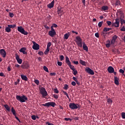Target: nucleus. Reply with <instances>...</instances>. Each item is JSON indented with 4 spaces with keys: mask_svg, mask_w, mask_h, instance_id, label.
I'll use <instances>...</instances> for the list:
<instances>
[{
    "mask_svg": "<svg viewBox=\"0 0 125 125\" xmlns=\"http://www.w3.org/2000/svg\"><path fill=\"white\" fill-rule=\"evenodd\" d=\"M79 63H80V64H82V65H83V66H85V65H86L85 62H84L82 60H80Z\"/></svg>",
    "mask_w": 125,
    "mask_h": 125,
    "instance_id": "2f4dec72",
    "label": "nucleus"
},
{
    "mask_svg": "<svg viewBox=\"0 0 125 125\" xmlns=\"http://www.w3.org/2000/svg\"><path fill=\"white\" fill-rule=\"evenodd\" d=\"M52 27H54V28H57L58 25H57V24H55V23H53V24H52Z\"/></svg>",
    "mask_w": 125,
    "mask_h": 125,
    "instance_id": "e2e57ef3",
    "label": "nucleus"
},
{
    "mask_svg": "<svg viewBox=\"0 0 125 125\" xmlns=\"http://www.w3.org/2000/svg\"><path fill=\"white\" fill-rule=\"evenodd\" d=\"M65 62L67 64L68 66L71 64V62H70L69 58L67 56L65 57Z\"/></svg>",
    "mask_w": 125,
    "mask_h": 125,
    "instance_id": "5701e85b",
    "label": "nucleus"
},
{
    "mask_svg": "<svg viewBox=\"0 0 125 125\" xmlns=\"http://www.w3.org/2000/svg\"><path fill=\"white\" fill-rule=\"evenodd\" d=\"M119 72L121 73V74H124L125 73V70H123L122 69L119 70Z\"/></svg>",
    "mask_w": 125,
    "mask_h": 125,
    "instance_id": "13d9d810",
    "label": "nucleus"
},
{
    "mask_svg": "<svg viewBox=\"0 0 125 125\" xmlns=\"http://www.w3.org/2000/svg\"><path fill=\"white\" fill-rule=\"evenodd\" d=\"M54 0H53L51 3H50L49 4H48L47 5V7H48V8H52V7H53L54 6Z\"/></svg>",
    "mask_w": 125,
    "mask_h": 125,
    "instance_id": "dca6fc26",
    "label": "nucleus"
},
{
    "mask_svg": "<svg viewBox=\"0 0 125 125\" xmlns=\"http://www.w3.org/2000/svg\"><path fill=\"white\" fill-rule=\"evenodd\" d=\"M117 12L120 14H120H122V13H124V12H123L122 11L120 10H118Z\"/></svg>",
    "mask_w": 125,
    "mask_h": 125,
    "instance_id": "4d7b16f0",
    "label": "nucleus"
},
{
    "mask_svg": "<svg viewBox=\"0 0 125 125\" xmlns=\"http://www.w3.org/2000/svg\"><path fill=\"white\" fill-rule=\"evenodd\" d=\"M120 22H121V25H123V24H125V20H124V19L120 20Z\"/></svg>",
    "mask_w": 125,
    "mask_h": 125,
    "instance_id": "37998d69",
    "label": "nucleus"
},
{
    "mask_svg": "<svg viewBox=\"0 0 125 125\" xmlns=\"http://www.w3.org/2000/svg\"><path fill=\"white\" fill-rule=\"evenodd\" d=\"M40 93L42 95V97L44 98V97L47 96V92L46 91V90H45V88L42 87L41 88L40 90Z\"/></svg>",
    "mask_w": 125,
    "mask_h": 125,
    "instance_id": "20e7f679",
    "label": "nucleus"
},
{
    "mask_svg": "<svg viewBox=\"0 0 125 125\" xmlns=\"http://www.w3.org/2000/svg\"><path fill=\"white\" fill-rule=\"evenodd\" d=\"M121 116L123 119H125V112H122L121 113Z\"/></svg>",
    "mask_w": 125,
    "mask_h": 125,
    "instance_id": "603ef678",
    "label": "nucleus"
},
{
    "mask_svg": "<svg viewBox=\"0 0 125 125\" xmlns=\"http://www.w3.org/2000/svg\"><path fill=\"white\" fill-rule=\"evenodd\" d=\"M69 107L72 110H74L75 109H80L81 105H80L79 104L70 103L69 104Z\"/></svg>",
    "mask_w": 125,
    "mask_h": 125,
    "instance_id": "f03ea898",
    "label": "nucleus"
},
{
    "mask_svg": "<svg viewBox=\"0 0 125 125\" xmlns=\"http://www.w3.org/2000/svg\"><path fill=\"white\" fill-rule=\"evenodd\" d=\"M76 40L77 41V42H83L81 37H80L79 36L76 37Z\"/></svg>",
    "mask_w": 125,
    "mask_h": 125,
    "instance_id": "c9c22d12",
    "label": "nucleus"
},
{
    "mask_svg": "<svg viewBox=\"0 0 125 125\" xmlns=\"http://www.w3.org/2000/svg\"><path fill=\"white\" fill-rule=\"evenodd\" d=\"M117 39H118V36H117L116 35H114L112 39V41H114V42H116V40H117Z\"/></svg>",
    "mask_w": 125,
    "mask_h": 125,
    "instance_id": "a19ab883",
    "label": "nucleus"
},
{
    "mask_svg": "<svg viewBox=\"0 0 125 125\" xmlns=\"http://www.w3.org/2000/svg\"><path fill=\"white\" fill-rule=\"evenodd\" d=\"M32 43H33V45L32 46L33 49H34L35 50H39V49H40V45L39 44L34 41H32Z\"/></svg>",
    "mask_w": 125,
    "mask_h": 125,
    "instance_id": "0eeeda50",
    "label": "nucleus"
},
{
    "mask_svg": "<svg viewBox=\"0 0 125 125\" xmlns=\"http://www.w3.org/2000/svg\"><path fill=\"white\" fill-rule=\"evenodd\" d=\"M53 97H54V98H55V99H58V95H57L56 94H54Z\"/></svg>",
    "mask_w": 125,
    "mask_h": 125,
    "instance_id": "6e6d98bb",
    "label": "nucleus"
},
{
    "mask_svg": "<svg viewBox=\"0 0 125 125\" xmlns=\"http://www.w3.org/2000/svg\"><path fill=\"white\" fill-rule=\"evenodd\" d=\"M106 47H107V48H109L110 46H111V42H110V40H108L106 41V43L105 44Z\"/></svg>",
    "mask_w": 125,
    "mask_h": 125,
    "instance_id": "aec40b11",
    "label": "nucleus"
},
{
    "mask_svg": "<svg viewBox=\"0 0 125 125\" xmlns=\"http://www.w3.org/2000/svg\"><path fill=\"white\" fill-rule=\"evenodd\" d=\"M69 67H70V68L71 69V70H72V71H74L76 69H75V66H74L73 65H72V64H69L68 65Z\"/></svg>",
    "mask_w": 125,
    "mask_h": 125,
    "instance_id": "473e14b6",
    "label": "nucleus"
},
{
    "mask_svg": "<svg viewBox=\"0 0 125 125\" xmlns=\"http://www.w3.org/2000/svg\"><path fill=\"white\" fill-rule=\"evenodd\" d=\"M34 83H36V84H37V85L40 84V81L38 80H35L34 81Z\"/></svg>",
    "mask_w": 125,
    "mask_h": 125,
    "instance_id": "a18cd8bd",
    "label": "nucleus"
},
{
    "mask_svg": "<svg viewBox=\"0 0 125 125\" xmlns=\"http://www.w3.org/2000/svg\"><path fill=\"white\" fill-rule=\"evenodd\" d=\"M120 25V18H117L115 19V22L113 24V26H114L116 28H119Z\"/></svg>",
    "mask_w": 125,
    "mask_h": 125,
    "instance_id": "6e6552de",
    "label": "nucleus"
},
{
    "mask_svg": "<svg viewBox=\"0 0 125 125\" xmlns=\"http://www.w3.org/2000/svg\"><path fill=\"white\" fill-rule=\"evenodd\" d=\"M85 71L89 75H94V71H93L92 70V69H90V68H89V67H88L87 68H86Z\"/></svg>",
    "mask_w": 125,
    "mask_h": 125,
    "instance_id": "9b49d317",
    "label": "nucleus"
},
{
    "mask_svg": "<svg viewBox=\"0 0 125 125\" xmlns=\"http://www.w3.org/2000/svg\"><path fill=\"white\" fill-rule=\"evenodd\" d=\"M16 59L18 62V63H19V64H22V59H20V58L19 57V56L17 55L16 56Z\"/></svg>",
    "mask_w": 125,
    "mask_h": 125,
    "instance_id": "4468645a",
    "label": "nucleus"
},
{
    "mask_svg": "<svg viewBox=\"0 0 125 125\" xmlns=\"http://www.w3.org/2000/svg\"><path fill=\"white\" fill-rule=\"evenodd\" d=\"M54 92L55 93H59V91H58V89H57V88H55V89H54Z\"/></svg>",
    "mask_w": 125,
    "mask_h": 125,
    "instance_id": "09e8293b",
    "label": "nucleus"
},
{
    "mask_svg": "<svg viewBox=\"0 0 125 125\" xmlns=\"http://www.w3.org/2000/svg\"><path fill=\"white\" fill-rule=\"evenodd\" d=\"M8 27H9V28L10 29H14V28H15L16 27V24H14V25H10V24H8Z\"/></svg>",
    "mask_w": 125,
    "mask_h": 125,
    "instance_id": "a878e982",
    "label": "nucleus"
},
{
    "mask_svg": "<svg viewBox=\"0 0 125 125\" xmlns=\"http://www.w3.org/2000/svg\"><path fill=\"white\" fill-rule=\"evenodd\" d=\"M83 49L85 50V51H88V47L86 45V44H85V42H83Z\"/></svg>",
    "mask_w": 125,
    "mask_h": 125,
    "instance_id": "a211bd4d",
    "label": "nucleus"
},
{
    "mask_svg": "<svg viewBox=\"0 0 125 125\" xmlns=\"http://www.w3.org/2000/svg\"><path fill=\"white\" fill-rule=\"evenodd\" d=\"M31 118L32 119V120H33L34 121H35L36 119V116L35 115H32L31 116Z\"/></svg>",
    "mask_w": 125,
    "mask_h": 125,
    "instance_id": "052dcab7",
    "label": "nucleus"
},
{
    "mask_svg": "<svg viewBox=\"0 0 125 125\" xmlns=\"http://www.w3.org/2000/svg\"><path fill=\"white\" fill-rule=\"evenodd\" d=\"M3 106L7 112H10V107L8 104H4Z\"/></svg>",
    "mask_w": 125,
    "mask_h": 125,
    "instance_id": "6ab92c4d",
    "label": "nucleus"
},
{
    "mask_svg": "<svg viewBox=\"0 0 125 125\" xmlns=\"http://www.w3.org/2000/svg\"><path fill=\"white\" fill-rule=\"evenodd\" d=\"M63 88L65 89V90H68V89L69 88V86L68 85V84H65L64 85Z\"/></svg>",
    "mask_w": 125,
    "mask_h": 125,
    "instance_id": "4c0bfd02",
    "label": "nucleus"
},
{
    "mask_svg": "<svg viewBox=\"0 0 125 125\" xmlns=\"http://www.w3.org/2000/svg\"><path fill=\"white\" fill-rule=\"evenodd\" d=\"M112 52H113V53H116V52H119V50L117 49H113L112 50Z\"/></svg>",
    "mask_w": 125,
    "mask_h": 125,
    "instance_id": "c03bdc74",
    "label": "nucleus"
},
{
    "mask_svg": "<svg viewBox=\"0 0 125 125\" xmlns=\"http://www.w3.org/2000/svg\"><path fill=\"white\" fill-rule=\"evenodd\" d=\"M71 84L72 85H73V86H75L76 84V82L73 81L72 82H71Z\"/></svg>",
    "mask_w": 125,
    "mask_h": 125,
    "instance_id": "338daca9",
    "label": "nucleus"
},
{
    "mask_svg": "<svg viewBox=\"0 0 125 125\" xmlns=\"http://www.w3.org/2000/svg\"><path fill=\"white\" fill-rule=\"evenodd\" d=\"M18 31L22 34V35H24L25 36H27L28 35V32L25 31L24 28L22 27V26H18Z\"/></svg>",
    "mask_w": 125,
    "mask_h": 125,
    "instance_id": "7ed1b4c3",
    "label": "nucleus"
},
{
    "mask_svg": "<svg viewBox=\"0 0 125 125\" xmlns=\"http://www.w3.org/2000/svg\"><path fill=\"white\" fill-rule=\"evenodd\" d=\"M50 46H51V42H49L47 43V47H48V48H50Z\"/></svg>",
    "mask_w": 125,
    "mask_h": 125,
    "instance_id": "864d4df0",
    "label": "nucleus"
},
{
    "mask_svg": "<svg viewBox=\"0 0 125 125\" xmlns=\"http://www.w3.org/2000/svg\"><path fill=\"white\" fill-rule=\"evenodd\" d=\"M102 36H103V37H105L106 36V33H105V32L103 31L102 32Z\"/></svg>",
    "mask_w": 125,
    "mask_h": 125,
    "instance_id": "680f3d73",
    "label": "nucleus"
},
{
    "mask_svg": "<svg viewBox=\"0 0 125 125\" xmlns=\"http://www.w3.org/2000/svg\"><path fill=\"white\" fill-rule=\"evenodd\" d=\"M57 64L58 66H62V62H58Z\"/></svg>",
    "mask_w": 125,
    "mask_h": 125,
    "instance_id": "bf43d9fd",
    "label": "nucleus"
},
{
    "mask_svg": "<svg viewBox=\"0 0 125 125\" xmlns=\"http://www.w3.org/2000/svg\"><path fill=\"white\" fill-rule=\"evenodd\" d=\"M50 49V48L47 47L45 51L44 52V53L45 55H47V54H48V52H49V50Z\"/></svg>",
    "mask_w": 125,
    "mask_h": 125,
    "instance_id": "cd10ccee",
    "label": "nucleus"
},
{
    "mask_svg": "<svg viewBox=\"0 0 125 125\" xmlns=\"http://www.w3.org/2000/svg\"><path fill=\"white\" fill-rule=\"evenodd\" d=\"M104 24V22L103 21H100L98 23V26L99 27V28H101V27H102V24Z\"/></svg>",
    "mask_w": 125,
    "mask_h": 125,
    "instance_id": "f704fd0d",
    "label": "nucleus"
},
{
    "mask_svg": "<svg viewBox=\"0 0 125 125\" xmlns=\"http://www.w3.org/2000/svg\"><path fill=\"white\" fill-rule=\"evenodd\" d=\"M73 71V75H74V76H76V75H77V74H78V71L76 69H74V70Z\"/></svg>",
    "mask_w": 125,
    "mask_h": 125,
    "instance_id": "3c124183",
    "label": "nucleus"
},
{
    "mask_svg": "<svg viewBox=\"0 0 125 125\" xmlns=\"http://www.w3.org/2000/svg\"><path fill=\"white\" fill-rule=\"evenodd\" d=\"M0 54L3 58H5L6 56V52L3 49H0Z\"/></svg>",
    "mask_w": 125,
    "mask_h": 125,
    "instance_id": "9d476101",
    "label": "nucleus"
},
{
    "mask_svg": "<svg viewBox=\"0 0 125 125\" xmlns=\"http://www.w3.org/2000/svg\"><path fill=\"white\" fill-rule=\"evenodd\" d=\"M115 5L116 6L121 5V1H120V0H117L115 3Z\"/></svg>",
    "mask_w": 125,
    "mask_h": 125,
    "instance_id": "ea45409f",
    "label": "nucleus"
},
{
    "mask_svg": "<svg viewBox=\"0 0 125 125\" xmlns=\"http://www.w3.org/2000/svg\"><path fill=\"white\" fill-rule=\"evenodd\" d=\"M26 50H27L26 48L22 47L21 49H20L19 51L20 52H22L23 54L27 55V52H26Z\"/></svg>",
    "mask_w": 125,
    "mask_h": 125,
    "instance_id": "f8f14e48",
    "label": "nucleus"
},
{
    "mask_svg": "<svg viewBox=\"0 0 125 125\" xmlns=\"http://www.w3.org/2000/svg\"><path fill=\"white\" fill-rule=\"evenodd\" d=\"M21 77L23 81H28V78L24 75H21Z\"/></svg>",
    "mask_w": 125,
    "mask_h": 125,
    "instance_id": "4be33fe9",
    "label": "nucleus"
},
{
    "mask_svg": "<svg viewBox=\"0 0 125 125\" xmlns=\"http://www.w3.org/2000/svg\"><path fill=\"white\" fill-rule=\"evenodd\" d=\"M60 59L61 61H63V60H64V56L61 55L60 56Z\"/></svg>",
    "mask_w": 125,
    "mask_h": 125,
    "instance_id": "49530a36",
    "label": "nucleus"
},
{
    "mask_svg": "<svg viewBox=\"0 0 125 125\" xmlns=\"http://www.w3.org/2000/svg\"><path fill=\"white\" fill-rule=\"evenodd\" d=\"M114 83L116 85H119L120 83H119V78L116 76L114 77Z\"/></svg>",
    "mask_w": 125,
    "mask_h": 125,
    "instance_id": "f3484780",
    "label": "nucleus"
},
{
    "mask_svg": "<svg viewBox=\"0 0 125 125\" xmlns=\"http://www.w3.org/2000/svg\"><path fill=\"white\" fill-rule=\"evenodd\" d=\"M58 14L59 15V14L62 13V12H63V10H62V7H58Z\"/></svg>",
    "mask_w": 125,
    "mask_h": 125,
    "instance_id": "b1692460",
    "label": "nucleus"
},
{
    "mask_svg": "<svg viewBox=\"0 0 125 125\" xmlns=\"http://www.w3.org/2000/svg\"><path fill=\"white\" fill-rule=\"evenodd\" d=\"M48 35L52 38H53L56 35V31H49Z\"/></svg>",
    "mask_w": 125,
    "mask_h": 125,
    "instance_id": "ddd939ff",
    "label": "nucleus"
},
{
    "mask_svg": "<svg viewBox=\"0 0 125 125\" xmlns=\"http://www.w3.org/2000/svg\"><path fill=\"white\" fill-rule=\"evenodd\" d=\"M21 67L22 69H28L30 65H29V63L24 62L21 65Z\"/></svg>",
    "mask_w": 125,
    "mask_h": 125,
    "instance_id": "1a4fd4ad",
    "label": "nucleus"
},
{
    "mask_svg": "<svg viewBox=\"0 0 125 125\" xmlns=\"http://www.w3.org/2000/svg\"><path fill=\"white\" fill-rule=\"evenodd\" d=\"M16 98L17 100L19 101V102H21V103H24V102H26V101L28 100V97L24 95H22V96L17 95Z\"/></svg>",
    "mask_w": 125,
    "mask_h": 125,
    "instance_id": "f257e3e1",
    "label": "nucleus"
},
{
    "mask_svg": "<svg viewBox=\"0 0 125 125\" xmlns=\"http://www.w3.org/2000/svg\"><path fill=\"white\" fill-rule=\"evenodd\" d=\"M5 32H7V33H10L11 32L12 30L11 28H9V26L6 27L5 29Z\"/></svg>",
    "mask_w": 125,
    "mask_h": 125,
    "instance_id": "393cba45",
    "label": "nucleus"
},
{
    "mask_svg": "<svg viewBox=\"0 0 125 125\" xmlns=\"http://www.w3.org/2000/svg\"><path fill=\"white\" fill-rule=\"evenodd\" d=\"M77 45L79 46V47H83V41L80 42H77Z\"/></svg>",
    "mask_w": 125,
    "mask_h": 125,
    "instance_id": "c85d7f7f",
    "label": "nucleus"
},
{
    "mask_svg": "<svg viewBox=\"0 0 125 125\" xmlns=\"http://www.w3.org/2000/svg\"><path fill=\"white\" fill-rule=\"evenodd\" d=\"M42 105L45 106L48 108V107H49L50 106H51L52 107H55V106H56V104L53 102H48V103H45V104H42Z\"/></svg>",
    "mask_w": 125,
    "mask_h": 125,
    "instance_id": "39448f33",
    "label": "nucleus"
},
{
    "mask_svg": "<svg viewBox=\"0 0 125 125\" xmlns=\"http://www.w3.org/2000/svg\"><path fill=\"white\" fill-rule=\"evenodd\" d=\"M62 92L64 94V95L66 96L68 99H70V97H69V95H68V93H67V92H65V91H62Z\"/></svg>",
    "mask_w": 125,
    "mask_h": 125,
    "instance_id": "58836bf2",
    "label": "nucleus"
},
{
    "mask_svg": "<svg viewBox=\"0 0 125 125\" xmlns=\"http://www.w3.org/2000/svg\"><path fill=\"white\" fill-rule=\"evenodd\" d=\"M120 30L122 31L123 32H125V26H123V27L120 29Z\"/></svg>",
    "mask_w": 125,
    "mask_h": 125,
    "instance_id": "0e129e2a",
    "label": "nucleus"
},
{
    "mask_svg": "<svg viewBox=\"0 0 125 125\" xmlns=\"http://www.w3.org/2000/svg\"><path fill=\"white\" fill-rule=\"evenodd\" d=\"M110 30H112L111 28L104 27L103 29L104 32H109Z\"/></svg>",
    "mask_w": 125,
    "mask_h": 125,
    "instance_id": "bb28decb",
    "label": "nucleus"
},
{
    "mask_svg": "<svg viewBox=\"0 0 125 125\" xmlns=\"http://www.w3.org/2000/svg\"><path fill=\"white\" fill-rule=\"evenodd\" d=\"M107 71L108 72L112 73L115 72V69H114L113 67L112 66H109L107 68Z\"/></svg>",
    "mask_w": 125,
    "mask_h": 125,
    "instance_id": "2eb2a0df",
    "label": "nucleus"
},
{
    "mask_svg": "<svg viewBox=\"0 0 125 125\" xmlns=\"http://www.w3.org/2000/svg\"><path fill=\"white\" fill-rule=\"evenodd\" d=\"M95 36L96 37V38H99V33H96L95 34Z\"/></svg>",
    "mask_w": 125,
    "mask_h": 125,
    "instance_id": "69168bd1",
    "label": "nucleus"
},
{
    "mask_svg": "<svg viewBox=\"0 0 125 125\" xmlns=\"http://www.w3.org/2000/svg\"><path fill=\"white\" fill-rule=\"evenodd\" d=\"M43 70L45 71V72H47V73H49V71H48V68H47V67L44 66H43Z\"/></svg>",
    "mask_w": 125,
    "mask_h": 125,
    "instance_id": "79ce46f5",
    "label": "nucleus"
},
{
    "mask_svg": "<svg viewBox=\"0 0 125 125\" xmlns=\"http://www.w3.org/2000/svg\"><path fill=\"white\" fill-rule=\"evenodd\" d=\"M123 18H125V14L123 13L120 14V17L119 19V20H121V19H123Z\"/></svg>",
    "mask_w": 125,
    "mask_h": 125,
    "instance_id": "e433bc0d",
    "label": "nucleus"
},
{
    "mask_svg": "<svg viewBox=\"0 0 125 125\" xmlns=\"http://www.w3.org/2000/svg\"><path fill=\"white\" fill-rule=\"evenodd\" d=\"M11 111L13 115L14 116H15V119H16L17 121H18L19 122V123H21L19 118L18 117H17V116H16V111L15 110V109H14V108L13 107H12V108L11 109Z\"/></svg>",
    "mask_w": 125,
    "mask_h": 125,
    "instance_id": "423d86ee",
    "label": "nucleus"
},
{
    "mask_svg": "<svg viewBox=\"0 0 125 125\" xmlns=\"http://www.w3.org/2000/svg\"><path fill=\"white\" fill-rule=\"evenodd\" d=\"M64 121H70L71 122L72 121V119L69 118H65Z\"/></svg>",
    "mask_w": 125,
    "mask_h": 125,
    "instance_id": "5fc2aeb1",
    "label": "nucleus"
},
{
    "mask_svg": "<svg viewBox=\"0 0 125 125\" xmlns=\"http://www.w3.org/2000/svg\"><path fill=\"white\" fill-rule=\"evenodd\" d=\"M115 42H116V41H114L113 40H111L110 43L111 44V46H112V47H115Z\"/></svg>",
    "mask_w": 125,
    "mask_h": 125,
    "instance_id": "72a5a7b5",
    "label": "nucleus"
},
{
    "mask_svg": "<svg viewBox=\"0 0 125 125\" xmlns=\"http://www.w3.org/2000/svg\"><path fill=\"white\" fill-rule=\"evenodd\" d=\"M38 54H39V55H42L43 54V52L42 51H40L38 52Z\"/></svg>",
    "mask_w": 125,
    "mask_h": 125,
    "instance_id": "774afa93",
    "label": "nucleus"
},
{
    "mask_svg": "<svg viewBox=\"0 0 125 125\" xmlns=\"http://www.w3.org/2000/svg\"><path fill=\"white\" fill-rule=\"evenodd\" d=\"M106 24H107L108 26H111V25H112V22H111L109 21H106Z\"/></svg>",
    "mask_w": 125,
    "mask_h": 125,
    "instance_id": "8fccbe9b",
    "label": "nucleus"
},
{
    "mask_svg": "<svg viewBox=\"0 0 125 125\" xmlns=\"http://www.w3.org/2000/svg\"><path fill=\"white\" fill-rule=\"evenodd\" d=\"M69 37H70V35H69V34L66 33L64 34V40H68V39H69Z\"/></svg>",
    "mask_w": 125,
    "mask_h": 125,
    "instance_id": "7c9ffc66",
    "label": "nucleus"
},
{
    "mask_svg": "<svg viewBox=\"0 0 125 125\" xmlns=\"http://www.w3.org/2000/svg\"><path fill=\"white\" fill-rule=\"evenodd\" d=\"M106 101L108 104H112V103H113V100H112V99L110 98L107 99Z\"/></svg>",
    "mask_w": 125,
    "mask_h": 125,
    "instance_id": "c756f323",
    "label": "nucleus"
},
{
    "mask_svg": "<svg viewBox=\"0 0 125 125\" xmlns=\"http://www.w3.org/2000/svg\"><path fill=\"white\" fill-rule=\"evenodd\" d=\"M109 9V7L108 6H103L102 7V11H106V10H108Z\"/></svg>",
    "mask_w": 125,
    "mask_h": 125,
    "instance_id": "412c9836",
    "label": "nucleus"
},
{
    "mask_svg": "<svg viewBox=\"0 0 125 125\" xmlns=\"http://www.w3.org/2000/svg\"><path fill=\"white\" fill-rule=\"evenodd\" d=\"M9 17H10L11 18H12V17L14 16V14L13 13H11V12L9 13Z\"/></svg>",
    "mask_w": 125,
    "mask_h": 125,
    "instance_id": "de8ad7c7",
    "label": "nucleus"
}]
</instances>
